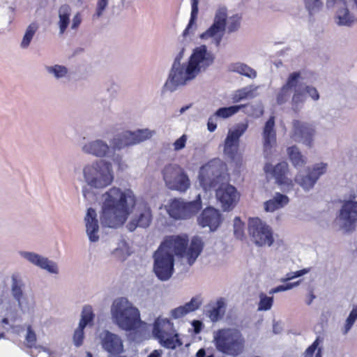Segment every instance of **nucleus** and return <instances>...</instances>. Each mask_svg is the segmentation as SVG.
Returning a JSON list of instances; mask_svg holds the SVG:
<instances>
[{"label":"nucleus","instance_id":"nucleus-1","mask_svg":"<svg viewBox=\"0 0 357 357\" xmlns=\"http://www.w3.org/2000/svg\"><path fill=\"white\" fill-rule=\"evenodd\" d=\"M187 236H167L153 254V271L161 280H168L173 273L174 255L186 257L190 265L192 264L203 250L204 243L199 237L194 236L188 249Z\"/></svg>","mask_w":357,"mask_h":357},{"label":"nucleus","instance_id":"nucleus-2","mask_svg":"<svg viewBox=\"0 0 357 357\" xmlns=\"http://www.w3.org/2000/svg\"><path fill=\"white\" fill-rule=\"evenodd\" d=\"M102 200L100 223L110 228L122 226L136 204L132 190L117 187H112L102 194Z\"/></svg>","mask_w":357,"mask_h":357},{"label":"nucleus","instance_id":"nucleus-3","mask_svg":"<svg viewBox=\"0 0 357 357\" xmlns=\"http://www.w3.org/2000/svg\"><path fill=\"white\" fill-rule=\"evenodd\" d=\"M213 56L207 52L206 46H202L194 50L185 68L183 66L172 67L169 78L165 88L170 91H174L179 85H183L188 80L194 79L202 67L206 68L213 62Z\"/></svg>","mask_w":357,"mask_h":357},{"label":"nucleus","instance_id":"nucleus-4","mask_svg":"<svg viewBox=\"0 0 357 357\" xmlns=\"http://www.w3.org/2000/svg\"><path fill=\"white\" fill-rule=\"evenodd\" d=\"M227 8H219L215 12L213 24L200 35V38L203 40L213 38L216 47H219L226 29L228 33H231L240 29L242 16L235 14L229 17L227 23Z\"/></svg>","mask_w":357,"mask_h":357},{"label":"nucleus","instance_id":"nucleus-5","mask_svg":"<svg viewBox=\"0 0 357 357\" xmlns=\"http://www.w3.org/2000/svg\"><path fill=\"white\" fill-rule=\"evenodd\" d=\"M111 312L117 325L124 331L136 330L142 324L139 310L127 298L116 299L112 304Z\"/></svg>","mask_w":357,"mask_h":357},{"label":"nucleus","instance_id":"nucleus-6","mask_svg":"<svg viewBox=\"0 0 357 357\" xmlns=\"http://www.w3.org/2000/svg\"><path fill=\"white\" fill-rule=\"evenodd\" d=\"M214 341L217 350L228 356L236 357L245 350V338L241 331L236 328L218 330Z\"/></svg>","mask_w":357,"mask_h":357},{"label":"nucleus","instance_id":"nucleus-7","mask_svg":"<svg viewBox=\"0 0 357 357\" xmlns=\"http://www.w3.org/2000/svg\"><path fill=\"white\" fill-rule=\"evenodd\" d=\"M227 176L226 163L219 158H214L201 167L199 181L205 190H210L226 180Z\"/></svg>","mask_w":357,"mask_h":357},{"label":"nucleus","instance_id":"nucleus-8","mask_svg":"<svg viewBox=\"0 0 357 357\" xmlns=\"http://www.w3.org/2000/svg\"><path fill=\"white\" fill-rule=\"evenodd\" d=\"M83 173L88 185L95 188H106L114 180L112 164L103 160L86 165Z\"/></svg>","mask_w":357,"mask_h":357},{"label":"nucleus","instance_id":"nucleus-9","mask_svg":"<svg viewBox=\"0 0 357 357\" xmlns=\"http://www.w3.org/2000/svg\"><path fill=\"white\" fill-rule=\"evenodd\" d=\"M163 180L171 190L185 192L190 185V179L184 169L178 165L169 164L162 170Z\"/></svg>","mask_w":357,"mask_h":357},{"label":"nucleus","instance_id":"nucleus-10","mask_svg":"<svg viewBox=\"0 0 357 357\" xmlns=\"http://www.w3.org/2000/svg\"><path fill=\"white\" fill-rule=\"evenodd\" d=\"M200 195L192 202H185L180 199H172L168 206L167 212L175 220H185L195 215L202 208Z\"/></svg>","mask_w":357,"mask_h":357},{"label":"nucleus","instance_id":"nucleus-11","mask_svg":"<svg viewBox=\"0 0 357 357\" xmlns=\"http://www.w3.org/2000/svg\"><path fill=\"white\" fill-rule=\"evenodd\" d=\"M248 231L250 240L257 246H271L274 242L271 227L259 218L249 219Z\"/></svg>","mask_w":357,"mask_h":357},{"label":"nucleus","instance_id":"nucleus-12","mask_svg":"<svg viewBox=\"0 0 357 357\" xmlns=\"http://www.w3.org/2000/svg\"><path fill=\"white\" fill-rule=\"evenodd\" d=\"M153 334L165 348L174 349L177 345L181 344L177 338L178 335L175 333L173 323L167 319L155 320Z\"/></svg>","mask_w":357,"mask_h":357},{"label":"nucleus","instance_id":"nucleus-13","mask_svg":"<svg viewBox=\"0 0 357 357\" xmlns=\"http://www.w3.org/2000/svg\"><path fill=\"white\" fill-rule=\"evenodd\" d=\"M248 129L247 123L238 124L234 129L229 130L224 142V154L231 160L238 155L240 138Z\"/></svg>","mask_w":357,"mask_h":357},{"label":"nucleus","instance_id":"nucleus-14","mask_svg":"<svg viewBox=\"0 0 357 357\" xmlns=\"http://www.w3.org/2000/svg\"><path fill=\"white\" fill-rule=\"evenodd\" d=\"M339 219L342 223V229L346 232L354 231L357 222V202L344 201L340 211Z\"/></svg>","mask_w":357,"mask_h":357},{"label":"nucleus","instance_id":"nucleus-15","mask_svg":"<svg viewBox=\"0 0 357 357\" xmlns=\"http://www.w3.org/2000/svg\"><path fill=\"white\" fill-rule=\"evenodd\" d=\"M315 134L314 126L308 123L299 120L292 122L291 138L296 142H302L304 144L312 146L313 137Z\"/></svg>","mask_w":357,"mask_h":357},{"label":"nucleus","instance_id":"nucleus-16","mask_svg":"<svg viewBox=\"0 0 357 357\" xmlns=\"http://www.w3.org/2000/svg\"><path fill=\"white\" fill-rule=\"evenodd\" d=\"M215 195L224 211L231 210L240 198V195L236 188L229 184L220 185L216 190Z\"/></svg>","mask_w":357,"mask_h":357},{"label":"nucleus","instance_id":"nucleus-17","mask_svg":"<svg viewBox=\"0 0 357 357\" xmlns=\"http://www.w3.org/2000/svg\"><path fill=\"white\" fill-rule=\"evenodd\" d=\"M327 166V164L324 162L316 164L312 168L307 169V174L305 176L298 174L295 181L305 190H309L313 188L319 177L326 173Z\"/></svg>","mask_w":357,"mask_h":357},{"label":"nucleus","instance_id":"nucleus-18","mask_svg":"<svg viewBox=\"0 0 357 357\" xmlns=\"http://www.w3.org/2000/svg\"><path fill=\"white\" fill-rule=\"evenodd\" d=\"M264 171L268 176L275 178L278 185H290L291 179L288 178L289 165L287 162L282 161L275 166L270 162H266L264 167Z\"/></svg>","mask_w":357,"mask_h":357},{"label":"nucleus","instance_id":"nucleus-19","mask_svg":"<svg viewBox=\"0 0 357 357\" xmlns=\"http://www.w3.org/2000/svg\"><path fill=\"white\" fill-rule=\"evenodd\" d=\"M153 132L149 129L137 130L135 132L125 131L116 143V146L120 149L124 146L133 145L151 138Z\"/></svg>","mask_w":357,"mask_h":357},{"label":"nucleus","instance_id":"nucleus-20","mask_svg":"<svg viewBox=\"0 0 357 357\" xmlns=\"http://www.w3.org/2000/svg\"><path fill=\"white\" fill-rule=\"evenodd\" d=\"M197 221L201 227H208L211 231H215L222 222V215L218 210L208 206L203 210Z\"/></svg>","mask_w":357,"mask_h":357},{"label":"nucleus","instance_id":"nucleus-21","mask_svg":"<svg viewBox=\"0 0 357 357\" xmlns=\"http://www.w3.org/2000/svg\"><path fill=\"white\" fill-rule=\"evenodd\" d=\"M327 6L337 8V17L339 24L350 26L357 20L349 11L345 0H328Z\"/></svg>","mask_w":357,"mask_h":357},{"label":"nucleus","instance_id":"nucleus-22","mask_svg":"<svg viewBox=\"0 0 357 357\" xmlns=\"http://www.w3.org/2000/svg\"><path fill=\"white\" fill-rule=\"evenodd\" d=\"M300 77L301 73L299 72H294L289 75L286 83L277 93L276 102L278 105H283L289 100L291 90L293 87L296 86Z\"/></svg>","mask_w":357,"mask_h":357},{"label":"nucleus","instance_id":"nucleus-23","mask_svg":"<svg viewBox=\"0 0 357 357\" xmlns=\"http://www.w3.org/2000/svg\"><path fill=\"white\" fill-rule=\"evenodd\" d=\"M103 349L112 355H119L123 351V342L116 334L107 331L102 340Z\"/></svg>","mask_w":357,"mask_h":357},{"label":"nucleus","instance_id":"nucleus-24","mask_svg":"<svg viewBox=\"0 0 357 357\" xmlns=\"http://www.w3.org/2000/svg\"><path fill=\"white\" fill-rule=\"evenodd\" d=\"M263 144L264 152L270 151L276 144V131L275 129V117L271 116L266 122L263 129Z\"/></svg>","mask_w":357,"mask_h":357},{"label":"nucleus","instance_id":"nucleus-25","mask_svg":"<svg viewBox=\"0 0 357 357\" xmlns=\"http://www.w3.org/2000/svg\"><path fill=\"white\" fill-rule=\"evenodd\" d=\"M227 303L225 298L220 297L215 303H209L206 306V315L212 322H217L222 319L226 312Z\"/></svg>","mask_w":357,"mask_h":357},{"label":"nucleus","instance_id":"nucleus-26","mask_svg":"<svg viewBox=\"0 0 357 357\" xmlns=\"http://www.w3.org/2000/svg\"><path fill=\"white\" fill-rule=\"evenodd\" d=\"M86 232L91 241L96 242L98 240V235L99 226L97 214L95 209L89 208L85 217Z\"/></svg>","mask_w":357,"mask_h":357},{"label":"nucleus","instance_id":"nucleus-27","mask_svg":"<svg viewBox=\"0 0 357 357\" xmlns=\"http://www.w3.org/2000/svg\"><path fill=\"white\" fill-rule=\"evenodd\" d=\"M151 220V210L147 204H144L134 220L135 223L130 222L128 225V229L130 231H133L137 227L146 228L150 225Z\"/></svg>","mask_w":357,"mask_h":357},{"label":"nucleus","instance_id":"nucleus-28","mask_svg":"<svg viewBox=\"0 0 357 357\" xmlns=\"http://www.w3.org/2000/svg\"><path fill=\"white\" fill-rule=\"evenodd\" d=\"M24 257L29 261H31L32 264L39 266L43 269L47 270L50 273H57L56 265L54 262L48 260L47 258L41 257L37 254L32 252L24 253Z\"/></svg>","mask_w":357,"mask_h":357},{"label":"nucleus","instance_id":"nucleus-29","mask_svg":"<svg viewBox=\"0 0 357 357\" xmlns=\"http://www.w3.org/2000/svg\"><path fill=\"white\" fill-rule=\"evenodd\" d=\"M202 304V301L197 297L192 298L190 302L184 305L174 308L171 312V315L174 319H178L184 317L187 314L197 310Z\"/></svg>","mask_w":357,"mask_h":357},{"label":"nucleus","instance_id":"nucleus-30","mask_svg":"<svg viewBox=\"0 0 357 357\" xmlns=\"http://www.w3.org/2000/svg\"><path fill=\"white\" fill-rule=\"evenodd\" d=\"M289 199L287 195L277 192L273 199L264 202V209L267 212H273L284 207L289 203Z\"/></svg>","mask_w":357,"mask_h":357},{"label":"nucleus","instance_id":"nucleus-31","mask_svg":"<svg viewBox=\"0 0 357 357\" xmlns=\"http://www.w3.org/2000/svg\"><path fill=\"white\" fill-rule=\"evenodd\" d=\"M83 150L87 153L93 154L98 157H103L107 153L109 146L102 141L97 140L84 145Z\"/></svg>","mask_w":357,"mask_h":357},{"label":"nucleus","instance_id":"nucleus-32","mask_svg":"<svg viewBox=\"0 0 357 357\" xmlns=\"http://www.w3.org/2000/svg\"><path fill=\"white\" fill-rule=\"evenodd\" d=\"M71 15V8L67 4L61 5L59 8V33H64L70 24V17Z\"/></svg>","mask_w":357,"mask_h":357},{"label":"nucleus","instance_id":"nucleus-33","mask_svg":"<svg viewBox=\"0 0 357 357\" xmlns=\"http://www.w3.org/2000/svg\"><path fill=\"white\" fill-rule=\"evenodd\" d=\"M287 153L294 167L296 168L301 167L306 164V158L302 155L296 146L288 147Z\"/></svg>","mask_w":357,"mask_h":357},{"label":"nucleus","instance_id":"nucleus-34","mask_svg":"<svg viewBox=\"0 0 357 357\" xmlns=\"http://www.w3.org/2000/svg\"><path fill=\"white\" fill-rule=\"evenodd\" d=\"M12 294L14 298L18 302V305L21 307L22 305V299L24 297L22 287L24 284L20 279H18V276L17 275H12Z\"/></svg>","mask_w":357,"mask_h":357},{"label":"nucleus","instance_id":"nucleus-35","mask_svg":"<svg viewBox=\"0 0 357 357\" xmlns=\"http://www.w3.org/2000/svg\"><path fill=\"white\" fill-rule=\"evenodd\" d=\"M293 88L294 89V92L291 98V105L293 109L296 111L298 106L305 101V91L304 88H302L301 86H298V84L296 87Z\"/></svg>","mask_w":357,"mask_h":357},{"label":"nucleus","instance_id":"nucleus-36","mask_svg":"<svg viewBox=\"0 0 357 357\" xmlns=\"http://www.w3.org/2000/svg\"><path fill=\"white\" fill-rule=\"evenodd\" d=\"M246 107V105H233L227 107H220L215 113V115L227 119L236 114L240 109Z\"/></svg>","mask_w":357,"mask_h":357},{"label":"nucleus","instance_id":"nucleus-37","mask_svg":"<svg viewBox=\"0 0 357 357\" xmlns=\"http://www.w3.org/2000/svg\"><path fill=\"white\" fill-rule=\"evenodd\" d=\"M253 91L249 87H244L236 90L232 95V102L234 103L239 102L248 98H252Z\"/></svg>","mask_w":357,"mask_h":357},{"label":"nucleus","instance_id":"nucleus-38","mask_svg":"<svg viewBox=\"0 0 357 357\" xmlns=\"http://www.w3.org/2000/svg\"><path fill=\"white\" fill-rule=\"evenodd\" d=\"M38 28V24L36 22H32L29 25L21 43L22 47L26 48L29 45Z\"/></svg>","mask_w":357,"mask_h":357},{"label":"nucleus","instance_id":"nucleus-39","mask_svg":"<svg viewBox=\"0 0 357 357\" xmlns=\"http://www.w3.org/2000/svg\"><path fill=\"white\" fill-rule=\"evenodd\" d=\"M93 318L94 314L91 307L89 305L84 306L82 310V317L79 323V326L84 328L88 324L93 321Z\"/></svg>","mask_w":357,"mask_h":357},{"label":"nucleus","instance_id":"nucleus-40","mask_svg":"<svg viewBox=\"0 0 357 357\" xmlns=\"http://www.w3.org/2000/svg\"><path fill=\"white\" fill-rule=\"evenodd\" d=\"M244 227V222L240 218L236 217L234 220V234L236 238L242 240L245 237Z\"/></svg>","mask_w":357,"mask_h":357},{"label":"nucleus","instance_id":"nucleus-41","mask_svg":"<svg viewBox=\"0 0 357 357\" xmlns=\"http://www.w3.org/2000/svg\"><path fill=\"white\" fill-rule=\"evenodd\" d=\"M235 71L249 78H255L257 76V73L254 69L243 63L236 64Z\"/></svg>","mask_w":357,"mask_h":357},{"label":"nucleus","instance_id":"nucleus-42","mask_svg":"<svg viewBox=\"0 0 357 357\" xmlns=\"http://www.w3.org/2000/svg\"><path fill=\"white\" fill-rule=\"evenodd\" d=\"M304 2L310 15L319 12L323 7L321 0H304Z\"/></svg>","mask_w":357,"mask_h":357},{"label":"nucleus","instance_id":"nucleus-43","mask_svg":"<svg viewBox=\"0 0 357 357\" xmlns=\"http://www.w3.org/2000/svg\"><path fill=\"white\" fill-rule=\"evenodd\" d=\"M26 335L25 336V344L28 348H33L36 347L37 342L36 334L32 328L31 325L26 327Z\"/></svg>","mask_w":357,"mask_h":357},{"label":"nucleus","instance_id":"nucleus-44","mask_svg":"<svg viewBox=\"0 0 357 357\" xmlns=\"http://www.w3.org/2000/svg\"><path fill=\"white\" fill-rule=\"evenodd\" d=\"M198 4L199 0H191V15L189 23L183 31V35H186L188 33V30L192 26V25L195 23V21L197 19V16L198 14Z\"/></svg>","mask_w":357,"mask_h":357},{"label":"nucleus","instance_id":"nucleus-45","mask_svg":"<svg viewBox=\"0 0 357 357\" xmlns=\"http://www.w3.org/2000/svg\"><path fill=\"white\" fill-rule=\"evenodd\" d=\"M357 319V306H355L353 307L352 310L351 311L349 317H347L346 320V323L344 325L343 333L347 334L349 331L351 329L352 326L354 325V322Z\"/></svg>","mask_w":357,"mask_h":357},{"label":"nucleus","instance_id":"nucleus-46","mask_svg":"<svg viewBox=\"0 0 357 357\" xmlns=\"http://www.w3.org/2000/svg\"><path fill=\"white\" fill-rule=\"evenodd\" d=\"M273 299L272 297H268L264 294L260 296V301L259 303V310H268L271 309L273 305Z\"/></svg>","mask_w":357,"mask_h":357},{"label":"nucleus","instance_id":"nucleus-47","mask_svg":"<svg viewBox=\"0 0 357 357\" xmlns=\"http://www.w3.org/2000/svg\"><path fill=\"white\" fill-rule=\"evenodd\" d=\"M321 340L319 337H317L316 340L310 345L303 353V357H313L315 351L317 349L318 346Z\"/></svg>","mask_w":357,"mask_h":357},{"label":"nucleus","instance_id":"nucleus-48","mask_svg":"<svg viewBox=\"0 0 357 357\" xmlns=\"http://www.w3.org/2000/svg\"><path fill=\"white\" fill-rule=\"evenodd\" d=\"M50 73H54L55 77L57 78L63 77L67 73V68L62 66L56 65L54 67H50L48 68Z\"/></svg>","mask_w":357,"mask_h":357},{"label":"nucleus","instance_id":"nucleus-49","mask_svg":"<svg viewBox=\"0 0 357 357\" xmlns=\"http://www.w3.org/2000/svg\"><path fill=\"white\" fill-rule=\"evenodd\" d=\"M84 329L78 326V328L75 330L73 335V341L77 347H79L82 344L84 340Z\"/></svg>","mask_w":357,"mask_h":357},{"label":"nucleus","instance_id":"nucleus-50","mask_svg":"<svg viewBox=\"0 0 357 357\" xmlns=\"http://www.w3.org/2000/svg\"><path fill=\"white\" fill-rule=\"evenodd\" d=\"M187 141V137L185 135H183L178 139H177L174 143V150L178 151L183 149L185 146Z\"/></svg>","mask_w":357,"mask_h":357},{"label":"nucleus","instance_id":"nucleus-51","mask_svg":"<svg viewBox=\"0 0 357 357\" xmlns=\"http://www.w3.org/2000/svg\"><path fill=\"white\" fill-rule=\"evenodd\" d=\"M108 4V0H98L96 8V16L99 17L102 15L103 11Z\"/></svg>","mask_w":357,"mask_h":357},{"label":"nucleus","instance_id":"nucleus-52","mask_svg":"<svg viewBox=\"0 0 357 357\" xmlns=\"http://www.w3.org/2000/svg\"><path fill=\"white\" fill-rule=\"evenodd\" d=\"M304 89L305 93H307L314 100H317L319 98V94L316 88L306 86Z\"/></svg>","mask_w":357,"mask_h":357},{"label":"nucleus","instance_id":"nucleus-53","mask_svg":"<svg viewBox=\"0 0 357 357\" xmlns=\"http://www.w3.org/2000/svg\"><path fill=\"white\" fill-rule=\"evenodd\" d=\"M82 22V16L79 13H77L75 15V16L73 18V23L71 28L73 29H75L78 28V26L80 25Z\"/></svg>","mask_w":357,"mask_h":357},{"label":"nucleus","instance_id":"nucleus-54","mask_svg":"<svg viewBox=\"0 0 357 357\" xmlns=\"http://www.w3.org/2000/svg\"><path fill=\"white\" fill-rule=\"evenodd\" d=\"M307 272H308V270L304 268V269L297 271L294 273H289L287 275H288L287 280H291L293 278L302 276V275H305V273H307Z\"/></svg>","mask_w":357,"mask_h":357},{"label":"nucleus","instance_id":"nucleus-55","mask_svg":"<svg viewBox=\"0 0 357 357\" xmlns=\"http://www.w3.org/2000/svg\"><path fill=\"white\" fill-rule=\"evenodd\" d=\"M183 50H182L179 54L176 56V57L174 59V61L173 63L174 68H175L177 66L179 67L181 65V60L183 57Z\"/></svg>","mask_w":357,"mask_h":357},{"label":"nucleus","instance_id":"nucleus-56","mask_svg":"<svg viewBox=\"0 0 357 357\" xmlns=\"http://www.w3.org/2000/svg\"><path fill=\"white\" fill-rule=\"evenodd\" d=\"M207 127H208V130L210 132H213L216 129L217 125L213 121V119L212 117L208 119V123H207Z\"/></svg>","mask_w":357,"mask_h":357},{"label":"nucleus","instance_id":"nucleus-57","mask_svg":"<svg viewBox=\"0 0 357 357\" xmlns=\"http://www.w3.org/2000/svg\"><path fill=\"white\" fill-rule=\"evenodd\" d=\"M290 287H291V286H289V285H287V286L280 285V286H278L275 288L273 289L271 291V293H276V292H279V291H285V290L289 289Z\"/></svg>","mask_w":357,"mask_h":357},{"label":"nucleus","instance_id":"nucleus-58","mask_svg":"<svg viewBox=\"0 0 357 357\" xmlns=\"http://www.w3.org/2000/svg\"><path fill=\"white\" fill-rule=\"evenodd\" d=\"M206 351L204 349H200L196 354V357H206ZM206 357H213V355L208 356Z\"/></svg>","mask_w":357,"mask_h":357},{"label":"nucleus","instance_id":"nucleus-59","mask_svg":"<svg viewBox=\"0 0 357 357\" xmlns=\"http://www.w3.org/2000/svg\"><path fill=\"white\" fill-rule=\"evenodd\" d=\"M192 324L195 327V332L199 333L200 331V327H201L202 323L199 321H194Z\"/></svg>","mask_w":357,"mask_h":357},{"label":"nucleus","instance_id":"nucleus-60","mask_svg":"<svg viewBox=\"0 0 357 357\" xmlns=\"http://www.w3.org/2000/svg\"><path fill=\"white\" fill-rule=\"evenodd\" d=\"M314 298H315V296L314 295L313 292L311 291L308 295V299L306 301L307 305H310Z\"/></svg>","mask_w":357,"mask_h":357},{"label":"nucleus","instance_id":"nucleus-61","mask_svg":"<svg viewBox=\"0 0 357 357\" xmlns=\"http://www.w3.org/2000/svg\"><path fill=\"white\" fill-rule=\"evenodd\" d=\"M161 356V352L158 350H154L153 351H152L149 357H160Z\"/></svg>","mask_w":357,"mask_h":357},{"label":"nucleus","instance_id":"nucleus-62","mask_svg":"<svg viewBox=\"0 0 357 357\" xmlns=\"http://www.w3.org/2000/svg\"><path fill=\"white\" fill-rule=\"evenodd\" d=\"M315 357H322L321 356V348H319L317 349V351L316 353Z\"/></svg>","mask_w":357,"mask_h":357},{"label":"nucleus","instance_id":"nucleus-63","mask_svg":"<svg viewBox=\"0 0 357 357\" xmlns=\"http://www.w3.org/2000/svg\"><path fill=\"white\" fill-rule=\"evenodd\" d=\"M1 322L3 324H9V321H8V318H3L2 320H1Z\"/></svg>","mask_w":357,"mask_h":357},{"label":"nucleus","instance_id":"nucleus-64","mask_svg":"<svg viewBox=\"0 0 357 357\" xmlns=\"http://www.w3.org/2000/svg\"><path fill=\"white\" fill-rule=\"evenodd\" d=\"M83 195L85 197H86V190H83Z\"/></svg>","mask_w":357,"mask_h":357}]
</instances>
